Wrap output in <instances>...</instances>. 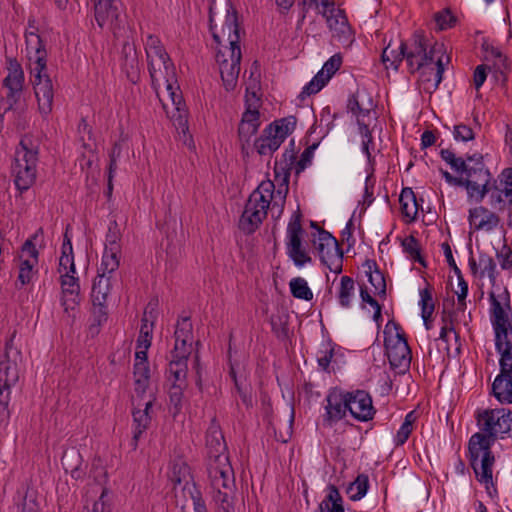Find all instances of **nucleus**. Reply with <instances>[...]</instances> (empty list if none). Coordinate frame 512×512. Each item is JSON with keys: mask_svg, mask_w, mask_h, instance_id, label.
<instances>
[{"mask_svg": "<svg viewBox=\"0 0 512 512\" xmlns=\"http://www.w3.org/2000/svg\"><path fill=\"white\" fill-rule=\"evenodd\" d=\"M477 425L480 432L469 440V461L476 478L488 488L493 483L492 468L495 456L491 447L498 438L512 434V411L506 408L484 409L477 411Z\"/></svg>", "mask_w": 512, "mask_h": 512, "instance_id": "1", "label": "nucleus"}, {"mask_svg": "<svg viewBox=\"0 0 512 512\" xmlns=\"http://www.w3.org/2000/svg\"><path fill=\"white\" fill-rule=\"evenodd\" d=\"M206 446L209 455L214 458L208 468V475L213 489V499L219 512H234L236 485L234 471L229 463L226 442L221 428L212 422L206 434Z\"/></svg>", "mask_w": 512, "mask_h": 512, "instance_id": "2", "label": "nucleus"}, {"mask_svg": "<svg viewBox=\"0 0 512 512\" xmlns=\"http://www.w3.org/2000/svg\"><path fill=\"white\" fill-rule=\"evenodd\" d=\"M288 194V174L281 178L277 188L273 181H262L250 194L239 219V229L245 234L254 233L266 219L271 207L275 219L281 217Z\"/></svg>", "mask_w": 512, "mask_h": 512, "instance_id": "3", "label": "nucleus"}, {"mask_svg": "<svg viewBox=\"0 0 512 512\" xmlns=\"http://www.w3.org/2000/svg\"><path fill=\"white\" fill-rule=\"evenodd\" d=\"M34 23L35 20H29V30L25 33L26 48L38 109L46 117L52 111L54 89L52 80L47 74V51Z\"/></svg>", "mask_w": 512, "mask_h": 512, "instance_id": "4", "label": "nucleus"}, {"mask_svg": "<svg viewBox=\"0 0 512 512\" xmlns=\"http://www.w3.org/2000/svg\"><path fill=\"white\" fill-rule=\"evenodd\" d=\"M167 65V67L160 68L156 72L149 73L151 84L157 95H159L160 86L165 85L176 110V113L172 115L173 123L177 129H181L185 133L188 130L187 111L183 104L182 96L177 94L173 88V84L176 82L175 66L173 63H168Z\"/></svg>", "mask_w": 512, "mask_h": 512, "instance_id": "5", "label": "nucleus"}, {"mask_svg": "<svg viewBox=\"0 0 512 512\" xmlns=\"http://www.w3.org/2000/svg\"><path fill=\"white\" fill-rule=\"evenodd\" d=\"M468 162H473L463 177V187L468 198L480 203L489 191L493 180L490 171L485 167L481 154L467 155Z\"/></svg>", "mask_w": 512, "mask_h": 512, "instance_id": "6", "label": "nucleus"}, {"mask_svg": "<svg viewBox=\"0 0 512 512\" xmlns=\"http://www.w3.org/2000/svg\"><path fill=\"white\" fill-rule=\"evenodd\" d=\"M394 326L396 329L395 336H387V332L384 331L386 355L393 369H399L400 372H405L409 369L411 364V350L401 327L398 324H394Z\"/></svg>", "mask_w": 512, "mask_h": 512, "instance_id": "7", "label": "nucleus"}, {"mask_svg": "<svg viewBox=\"0 0 512 512\" xmlns=\"http://www.w3.org/2000/svg\"><path fill=\"white\" fill-rule=\"evenodd\" d=\"M313 245L318 252L321 262L335 274L342 272L343 252L339 243L328 231L318 230L317 238L313 240Z\"/></svg>", "mask_w": 512, "mask_h": 512, "instance_id": "8", "label": "nucleus"}, {"mask_svg": "<svg viewBox=\"0 0 512 512\" xmlns=\"http://www.w3.org/2000/svg\"><path fill=\"white\" fill-rule=\"evenodd\" d=\"M437 51V44L428 50L427 40L424 34L416 31L412 36V41L409 45L405 43V57L408 69L411 73L419 71L422 67L428 64H433L434 53Z\"/></svg>", "mask_w": 512, "mask_h": 512, "instance_id": "9", "label": "nucleus"}, {"mask_svg": "<svg viewBox=\"0 0 512 512\" xmlns=\"http://www.w3.org/2000/svg\"><path fill=\"white\" fill-rule=\"evenodd\" d=\"M301 212L297 210L290 219L287 226V254L298 267L311 262V257L302 246V235L304 230L301 225Z\"/></svg>", "mask_w": 512, "mask_h": 512, "instance_id": "10", "label": "nucleus"}, {"mask_svg": "<svg viewBox=\"0 0 512 512\" xmlns=\"http://www.w3.org/2000/svg\"><path fill=\"white\" fill-rule=\"evenodd\" d=\"M3 85L7 89L6 97L0 102L4 105V114L11 111L19 102L24 85V72L20 63L16 59H10L8 65V75L3 80Z\"/></svg>", "mask_w": 512, "mask_h": 512, "instance_id": "11", "label": "nucleus"}, {"mask_svg": "<svg viewBox=\"0 0 512 512\" xmlns=\"http://www.w3.org/2000/svg\"><path fill=\"white\" fill-rule=\"evenodd\" d=\"M241 49L225 48L218 50L216 61L219 64V71L224 87L227 91L233 90L236 86L240 72Z\"/></svg>", "mask_w": 512, "mask_h": 512, "instance_id": "12", "label": "nucleus"}, {"mask_svg": "<svg viewBox=\"0 0 512 512\" xmlns=\"http://www.w3.org/2000/svg\"><path fill=\"white\" fill-rule=\"evenodd\" d=\"M209 29H210V32L212 34L214 41L217 44L221 43V37H226L227 42L229 44L228 48L241 49L240 44H239L240 43V27H239V22H238V14H237V11L232 6H230L227 9L225 22L221 29L222 35H220L216 31V27L214 25L212 8H210Z\"/></svg>", "mask_w": 512, "mask_h": 512, "instance_id": "13", "label": "nucleus"}, {"mask_svg": "<svg viewBox=\"0 0 512 512\" xmlns=\"http://www.w3.org/2000/svg\"><path fill=\"white\" fill-rule=\"evenodd\" d=\"M490 299V320L492 327L512 326V308L510 305V294L505 288L498 296L494 292L489 293Z\"/></svg>", "mask_w": 512, "mask_h": 512, "instance_id": "14", "label": "nucleus"}, {"mask_svg": "<svg viewBox=\"0 0 512 512\" xmlns=\"http://www.w3.org/2000/svg\"><path fill=\"white\" fill-rule=\"evenodd\" d=\"M348 411L351 416L361 422L369 421L375 414L371 396L364 390L345 392Z\"/></svg>", "mask_w": 512, "mask_h": 512, "instance_id": "15", "label": "nucleus"}, {"mask_svg": "<svg viewBox=\"0 0 512 512\" xmlns=\"http://www.w3.org/2000/svg\"><path fill=\"white\" fill-rule=\"evenodd\" d=\"M326 402L323 424L327 427H332L343 419L348 411L346 393L333 389L326 396Z\"/></svg>", "mask_w": 512, "mask_h": 512, "instance_id": "16", "label": "nucleus"}, {"mask_svg": "<svg viewBox=\"0 0 512 512\" xmlns=\"http://www.w3.org/2000/svg\"><path fill=\"white\" fill-rule=\"evenodd\" d=\"M140 401L137 402L136 406L132 411L133 415V423H134V433L131 445L133 449L137 448L138 441L141 438L142 434L148 429L151 423L150 409L152 408L154 397L149 395L148 398L144 397L143 399L139 398Z\"/></svg>", "mask_w": 512, "mask_h": 512, "instance_id": "17", "label": "nucleus"}, {"mask_svg": "<svg viewBox=\"0 0 512 512\" xmlns=\"http://www.w3.org/2000/svg\"><path fill=\"white\" fill-rule=\"evenodd\" d=\"M326 19L327 25L333 32L338 42L344 46H349L354 41V32L348 23V19L344 10L334 8V11L329 12Z\"/></svg>", "mask_w": 512, "mask_h": 512, "instance_id": "18", "label": "nucleus"}, {"mask_svg": "<svg viewBox=\"0 0 512 512\" xmlns=\"http://www.w3.org/2000/svg\"><path fill=\"white\" fill-rule=\"evenodd\" d=\"M61 283V305L64 312L69 314L78 306L80 299V284L78 277L72 273H63L60 276Z\"/></svg>", "mask_w": 512, "mask_h": 512, "instance_id": "19", "label": "nucleus"}, {"mask_svg": "<svg viewBox=\"0 0 512 512\" xmlns=\"http://www.w3.org/2000/svg\"><path fill=\"white\" fill-rule=\"evenodd\" d=\"M120 62L121 68L125 72L127 79L131 83H137L140 79V64L136 47L133 43L128 41L123 43Z\"/></svg>", "mask_w": 512, "mask_h": 512, "instance_id": "20", "label": "nucleus"}, {"mask_svg": "<svg viewBox=\"0 0 512 512\" xmlns=\"http://www.w3.org/2000/svg\"><path fill=\"white\" fill-rule=\"evenodd\" d=\"M193 326L189 317H182L178 320L174 332L175 346L172 352L182 355L191 354V344L193 340Z\"/></svg>", "mask_w": 512, "mask_h": 512, "instance_id": "21", "label": "nucleus"}, {"mask_svg": "<svg viewBox=\"0 0 512 512\" xmlns=\"http://www.w3.org/2000/svg\"><path fill=\"white\" fill-rule=\"evenodd\" d=\"M419 71V84L423 91L429 94L435 92L442 81L444 72V65L441 58L436 61L435 67L432 66V64H428Z\"/></svg>", "mask_w": 512, "mask_h": 512, "instance_id": "22", "label": "nucleus"}, {"mask_svg": "<svg viewBox=\"0 0 512 512\" xmlns=\"http://www.w3.org/2000/svg\"><path fill=\"white\" fill-rule=\"evenodd\" d=\"M94 16L100 28L113 25L118 20L120 11L117 0H93Z\"/></svg>", "mask_w": 512, "mask_h": 512, "instance_id": "23", "label": "nucleus"}, {"mask_svg": "<svg viewBox=\"0 0 512 512\" xmlns=\"http://www.w3.org/2000/svg\"><path fill=\"white\" fill-rule=\"evenodd\" d=\"M487 194L490 206L496 211H504L508 205L512 204V179L505 182L504 188H500L497 181L493 180Z\"/></svg>", "mask_w": 512, "mask_h": 512, "instance_id": "24", "label": "nucleus"}, {"mask_svg": "<svg viewBox=\"0 0 512 512\" xmlns=\"http://www.w3.org/2000/svg\"><path fill=\"white\" fill-rule=\"evenodd\" d=\"M469 223L475 230H493L500 223V218L496 212L488 210L486 207L479 206L469 210Z\"/></svg>", "mask_w": 512, "mask_h": 512, "instance_id": "25", "label": "nucleus"}, {"mask_svg": "<svg viewBox=\"0 0 512 512\" xmlns=\"http://www.w3.org/2000/svg\"><path fill=\"white\" fill-rule=\"evenodd\" d=\"M172 358L169 362L167 379L171 384L188 385L187 361L189 355H182L181 353L171 352Z\"/></svg>", "mask_w": 512, "mask_h": 512, "instance_id": "26", "label": "nucleus"}, {"mask_svg": "<svg viewBox=\"0 0 512 512\" xmlns=\"http://www.w3.org/2000/svg\"><path fill=\"white\" fill-rule=\"evenodd\" d=\"M491 394L501 404H512V375L500 372L492 383Z\"/></svg>", "mask_w": 512, "mask_h": 512, "instance_id": "27", "label": "nucleus"}, {"mask_svg": "<svg viewBox=\"0 0 512 512\" xmlns=\"http://www.w3.org/2000/svg\"><path fill=\"white\" fill-rule=\"evenodd\" d=\"M283 142L280 140V137L272 131V128L267 126L263 131L259 138L256 139L254 146L256 151L260 155H271L274 153Z\"/></svg>", "mask_w": 512, "mask_h": 512, "instance_id": "28", "label": "nucleus"}, {"mask_svg": "<svg viewBox=\"0 0 512 512\" xmlns=\"http://www.w3.org/2000/svg\"><path fill=\"white\" fill-rule=\"evenodd\" d=\"M13 173L15 174V185L21 192L28 190L36 179V168L27 164L21 165L15 163L13 165Z\"/></svg>", "mask_w": 512, "mask_h": 512, "instance_id": "29", "label": "nucleus"}, {"mask_svg": "<svg viewBox=\"0 0 512 512\" xmlns=\"http://www.w3.org/2000/svg\"><path fill=\"white\" fill-rule=\"evenodd\" d=\"M37 161L38 148L33 146L30 138H23L15 153V163H19L21 165L27 164L36 168Z\"/></svg>", "mask_w": 512, "mask_h": 512, "instance_id": "30", "label": "nucleus"}, {"mask_svg": "<svg viewBox=\"0 0 512 512\" xmlns=\"http://www.w3.org/2000/svg\"><path fill=\"white\" fill-rule=\"evenodd\" d=\"M9 345L6 346V357L0 362V385L14 386L19 380L18 365L9 358Z\"/></svg>", "mask_w": 512, "mask_h": 512, "instance_id": "31", "label": "nucleus"}, {"mask_svg": "<svg viewBox=\"0 0 512 512\" xmlns=\"http://www.w3.org/2000/svg\"><path fill=\"white\" fill-rule=\"evenodd\" d=\"M135 393L143 399L149 387L150 369L148 362H135L134 364Z\"/></svg>", "mask_w": 512, "mask_h": 512, "instance_id": "32", "label": "nucleus"}, {"mask_svg": "<svg viewBox=\"0 0 512 512\" xmlns=\"http://www.w3.org/2000/svg\"><path fill=\"white\" fill-rule=\"evenodd\" d=\"M315 512H345L342 496L336 486L328 487V494L320 502Z\"/></svg>", "mask_w": 512, "mask_h": 512, "instance_id": "33", "label": "nucleus"}, {"mask_svg": "<svg viewBox=\"0 0 512 512\" xmlns=\"http://www.w3.org/2000/svg\"><path fill=\"white\" fill-rule=\"evenodd\" d=\"M364 267L367 268L366 274L370 284L374 288V294L386 295V282L383 273L378 269V265L374 260H366Z\"/></svg>", "mask_w": 512, "mask_h": 512, "instance_id": "34", "label": "nucleus"}, {"mask_svg": "<svg viewBox=\"0 0 512 512\" xmlns=\"http://www.w3.org/2000/svg\"><path fill=\"white\" fill-rule=\"evenodd\" d=\"M112 288V276H105L104 274H97L94 279L91 291V300L102 303L107 302V297Z\"/></svg>", "mask_w": 512, "mask_h": 512, "instance_id": "35", "label": "nucleus"}, {"mask_svg": "<svg viewBox=\"0 0 512 512\" xmlns=\"http://www.w3.org/2000/svg\"><path fill=\"white\" fill-rule=\"evenodd\" d=\"M401 212L408 222L416 219L418 213V203L411 188H403L400 195Z\"/></svg>", "mask_w": 512, "mask_h": 512, "instance_id": "36", "label": "nucleus"}, {"mask_svg": "<svg viewBox=\"0 0 512 512\" xmlns=\"http://www.w3.org/2000/svg\"><path fill=\"white\" fill-rule=\"evenodd\" d=\"M150 306H151V303H149V305L146 307V309L144 311V315L141 319V327H140V332H139V336L137 339V349H141V348L149 349V347L151 346L154 324H153V321L150 320V318L148 317V315L149 314L151 315V313H152L151 311L150 312L148 311Z\"/></svg>", "mask_w": 512, "mask_h": 512, "instance_id": "37", "label": "nucleus"}, {"mask_svg": "<svg viewBox=\"0 0 512 512\" xmlns=\"http://www.w3.org/2000/svg\"><path fill=\"white\" fill-rule=\"evenodd\" d=\"M92 317L89 325L91 335H97L100 327L106 323L108 319V308L106 303L92 301Z\"/></svg>", "mask_w": 512, "mask_h": 512, "instance_id": "38", "label": "nucleus"}, {"mask_svg": "<svg viewBox=\"0 0 512 512\" xmlns=\"http://www.w3.org/2000/svg\"><path fill=\"white\" fill-rule=\"evenodd\" d=\"M290 145L291 147H294V142L291 141ZM282 156L284 165H282V163L276 162L274 168L275 181L277 182V185L281 182V178L284 177L285 174H288V179L290 178V171L296 161V153L294 148H291L290 150L286 149Z\"/></svg>", "mask_w": 512, "mask_h": 512, "instance_id": "39", "label": "nucleus"}, {"mask_svg": "<svg viewBox=\"0 0 512 512\" xmlns=\"http://www.w3.org/2000/svg\"><path fill=\"white\" fill-rule=\"evenodd\" d=\"M381 57L384 64L389 62L390 67L397 70L405 57V43L400 42L396 48H393L392 44L389 43L383 50Z\"/></svg>", "mask_w": 512, "mask_h": 512, "instance_id": "40", "label": "nucleus"}, {"mask_svg": "<svg viewBox=\"0 0 512 512\" xmlns=\"http://www.w3.org/2000/svg\"><path fill=\"white\" fill-rule=\"evenodd\" d=\"M355 293V281L350 276H342L338 292V301L341 307L348 308Z\"/></svg>", "mask_w": 512, "mask_h": 512, "instance_id": "41", "label": "nucleus"}, {"mask_svg": "<svg viewBox=\"0 0 512 512\" xmlns=\"http://www.w3.org/2000/svg\"><path fill=\"white\" fill-rule=\"evenodd\" d=\"M369 488V477L366 474H359L347 488V494L353 501L363 498Z\"/></svg>", "mask_w": 512, "mask_h": 512, "instance_id": "42", "label": "nucleus"}, {"mask_svg": "<svg viewBox=\"0 0 512 512\" xmlns=\"http://www.w3.org/2000/svg\"><path fill=\"white\" fill-rule=\"evenodd\" d=\"M145 50L148 61L158 58H166V60H169V55L157 36L148 35Z\"/></svg>", "mask_w": 512, "mask_h": 512, "instance_id": "43", "label": "nucleus"}, {"mask_svg": "<svg viewBox=\"0 0 512 512\" xmlns=\"http://www.w3.org/2000/svg\"><path fill=\"white\" fill-rule=\"evenodd\" d=\"M440 157L457 173L465 174L471 165L467 158L456 157L455 153L450 149H441Z\"/></svg>", "mask_w": 512, "mask_h": 512, "instance_id": "44", "label": "nucleus"}, {"mask_svg": "<svg viewBox=\"0 0 512 512\" xmlns=\"http://www.w3.org/2000/svg\"><path fill=\"white\" fill-rule=\"evenodd\" d=\"M417 420V414L415 411H410L404 419L401 427L397 431V434L394 438V443L396 446H402L409 438L413 431V425Z\"/></svg>", "mask_w": 512, "mask_h": 512, "instance_id": "45", "label": "nucleus"}, {"mask_svg": "<svg viewBox=\"0 0 512 512\" xmlns=\"http://www.w3.org/2000/svg\"><path fill=\"white\" fill-rule=\"evenodd\" d=\"M403 251L408 254V256L414 262H418L422 266L426 267V262L421 255V247L419 241L413 236L410 235L406 237L402 243Z\"/></svg>", "mask_w": 512, "mask_h": 512, "instance_id": "46", "label": "nucleus"}, {"mask_svg": "<svg viewBox=\"0 0 512 512\" xmlns=\"http://www.w3.org/2000/svg\"><path fill=\"white\" fill-rule=\"evenodd\" d=\"M119 251L116 250H106L102 256V261L100 268L98 269V274H104L105 276H112V274L119 267Z\"/></svg>", "mask_w": 512, "mask_h": 512, "instance_id": "47", "label": "nucleus"}, {"mask_svg": "<svg viewBox=\"0 0 512 512\" xmlns=\"http://www.w3.org/2000/svg\"><path fill=\"white\" fill-rule=\"evenodd\" d=\"M290 291L293 297L310 301L313 298V293L309 288L305 279L301 277L293 278L290 283Z\"/></svg>", "mask_w": 512, "mask_h": 512, "instance_id": "48", "label": "nucleus"}, {"mask_svg": "<svg viewBox=\"0 0 512 512\" xmlns=\"http://www.w3.org/2000/svg\"><path fill=\"white\" fill-rule=\"evenodd\" d=\"M420 297L421 315L427 329H429L428 320L432 316L435 308L432 298V292L429 286L420 291Z\"/></svg>", "mask_w": 512, "mask_h": 512, "instance_id": "49", "label": "nucleus"}, {"mask_svg": "<svg viewBox=\"0 0 512 512\" xmlns=\"http://www.w3.org/2000/svg\"><path fill=\"white\" fill-rule=\"evenodd\" d=\"M272 128V131L280 137V140L284 142L286 137L292 133L295 128V120L294 118H283L279 121H275L272 124L268 125Z\"/></svg>", "mask_w": 512, "mask_h": 512, "instance_id": "50", "label": "nucleus"}, {"mask_svg": "<svg viewBox=\"0 0 512 512\" xmlns=\"http://www.w3.org/2000/svg\"><path fill=\"white\" fill-rule=\"evenodd\" d=\"M495 334V348L500 351L503 347L512 346V326L493 327Z\"/></svg>", "mask_w": 512, "mask_h": 512, "instance_id": "51", "label": "nucleus"}, {"mask_svg": "<svg viewBox=\"0 0 512 512\" xmlns=\"http://www.w3.org/2000/svg\"><path fill=\"white\" fill-rule=\"evenodd\" d=\"M326 83L327 81L324 80L323 71H319L313 79L303 87L299 98L304 100L306 97L318 93Z\"/></svg>", "mask_w": 512, "mask_h": 512, "instance_id": "52", "label": "nucleus"}, {"mask_svg": "<svg viewBox=\"0 0 512 512\" xmlns=\"http://www.w3.org/2000/svg\"><path fill=\"white\" fill-rule=\"evenodd\" d=\"M303 12L306 13L309 8L316 7L319 14L327 16L329 12H333L335 3L333 0H302Z\"/></svg>", "mask_w": 512, "mask_h": 512, "instance_id": "53", "label": "nucleus"}, {"mask_svg": "<svg viewBox=\"0 0 512 512\" xmlns=\"http://www.w3.org/2000/svg\"><path fill=\"white\" fill-rule=\"evenodd\" d=\"M187 386L188 385L171 384L169 388V401L174 407V414L179 413L181 410L183 394Z\"/></svg>", "mask_w": 512, "mask_h": 512, "instance_id": "54", "label": "nucleus"}, {"mask_svg": "<svg viewBox=\"0 0 512 512\" xmlns=\"http://www.w3.org/2000/svg\"><path fill=\"white\" fill-rule=\"evenodd\" d=\"M190 478L189 466L182 461L175 462L172 467L171 481L175 484L187 483Z\"/></svg>", "mask_w": 512, "mask_h": 512, "instance_id": "55", "label": "nucleus"}, {"mask_svg": "<svg viewBox=\"0 0 512 512\" xmlns=\"http://www.w3.org/2000/svg\"><path fill=\"white\" fill-rule=\"evenodd\" d=\"M359 134L362 137V151L366 155L369 165L373 167L375 158L370 152V147L374 146L372 133L366 125H363L362 130H359Z\"/></svg>", "mask_w": 512, "mask_h": 512, "instance_id": "56", "label": "nucleus"}, {"mask_svg": "<svg viewBox=\"0 0 512 512\" xmlns=\"http://www.w3.org/2000/svg\"><path fill=\"white\" fill-rule=\"evenodd\" d=\"M341 64L342 56L339 53L334 54L330 59H328L320 70L323 71L324 80L328 82L329 79L339 70Z\"/></svg>", "mask_w": 512, "mask_h": 512, "instance_id": "57", "label": "nucleus"}, {"mask_svg": "<svg viewBox=\"0 0 512 512\" xmlns=\"http://www.w3.org/2000/svg\"><path fill=\"white\" fill-rule=\"evenodd\" d=\"M499 366L500 372L512 375V345L503 347L500 351Z\"/></svg>", "mask_w": 512, "mask_h": 512, "instance_id": "58", "label": "nucleus"}, {"mask_svg": "<svg viewBox=\"0 0 512 512\" xmlns=\"http://www.w3.org/2000/svg\"><path fill=\"white\" fill-rule=\"evenodd\" d=\"M319 146V142L309 145L301 154L299 161L296 165V173L302 172L308 165H310L314 152Z\"/></svg>", "mask_w": 512, "mask_h": 512, "instance_id": "59", "label": "nucleus"}, {"mask_svg": "<svg viewBox=\"0 0 512 512\" xmlns=\"http://www.w3.org/2000/svg\"><path fill=\"white\" fill-rule=\"evenodd\" d=\"M107 495V489H103L100 497L93 501L91 507L89 505L85 506L84 512H111V507L106 500Z\"/></svg>", "mask_w": 512, "mask_h": 512, "instance_id": "60", "label": "nucleus"}, {"mask_svg": "<svg viewBox=\"0 0 512 512\" xmlns=\"http://www.w3.org/2000/svg\"><path fill=\"white\" fill-rule=\"evenodd\" d=\"M453 137L456 141L468 142L475 138L473 129L465 124H458L454 126Z\"/></svg>", "mask_w": 512, "mask_h": 512, "instance_id": "61", "label": "nucleus"}, {"mask_svg": "<svg viewBox=\"0 0 512 512\" xmlns=\"http://www.w3.org/2000/svg\"><path fill=\"white\" fill-rule=\"evenodd\" d=\"M34 263H35L34 261L31 262L30 260L21 261V264L19 267L18 281H20L22 286L29 284L30 281L32 280V277L34 275V271H33Z\"/></svg>", "mask_w": 512, "mask_h": 512, "instance_id": "62", "label": "nucleus"}, {"mask_svg": "<svg viewBox=\"0 0 512 512\" xmlns=\"http://www.w3.org/2000/svg\"><path fill=\"white\" fill-rule=\"evenodd\" d=\"M120 240V235L117 230V223L113 222L110 224L107 235H106V243H105V249L106 250H120V246L118 244Z\"/></svg>", "mask_w": 512, "mask_h": 512, "instance_id": "63", "label": "nucleus"}, {"mask_svg": "<svg viewBox=\"0 0 512 512\" xmlns=\"http://www.w3.org/2000/svg\"><path fill=\"white\" fill-rule=\"evenodd\" d=\"M333 356H334V349L330 346V344L323 345V349H320L317 353L318 365L324 371H327Z\"/></svg>", "mask_w": 512, "mask_h": 512, "instance_id": "64", "label": "nucleus"}]
</instances>
